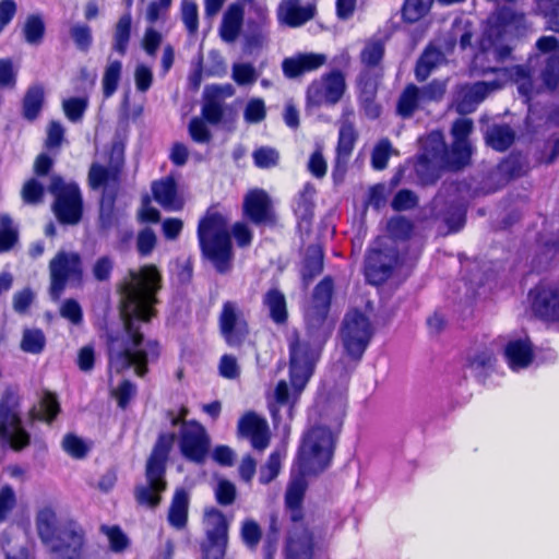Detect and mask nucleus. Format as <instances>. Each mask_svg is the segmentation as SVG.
<instances>
[{
    "label": "nucleus",
    "mask_w": 559,
    "mask_h": 559,
    "mask_svg": "<svg viewBox=\"0 0 559 559\" xmlns=\"http://www.w3.org/2000/svg\"><path fill=\"white\" fill-rule=\"evenodd\" d=\"M536 53L531 56L527 64L510 69V75L515 82L532 79L536 67L544 64L540 75L545 84L551 88L559 82V40L555 36H542L536 41Z\"/></svg>",
    "instance_id": "7"
},
{
    "label": "nucleus",
    "mask_w": 559,
    "mask_h": 559,
    "mask_svg": "<svg viewBox=\"0 0 559 559\" xmlns=\"http://www.w3.org/2000/svg\"><path fill=\"white\" fill-rule=\"evenodd\" d=\"M86 107L87 98L83 97H72L62 103L64 115L73 122L81 120Z\"/></svg>",
    "instance_id": "60"
},
{
    "label": "nucleus",
    "mask_w": 559,
    "mask_h": 559,
    "mask_svg": "<svg viewBox=\"0 0 559 559\" xmlns=\"http://www.w3.org/2000/svg\"><path fill=\"white\" fill-rule=\"evenodd\" d=\"M70 543H56L49 547L50 551L55 554L53 559H80L81 549L83 546L84 537L76 531H69Z\"/></svg>",
    "instance_id": "43"
},
{
    "label": "nucleus",
    "mask_w": 559,
    "mask_h": 559,
    "mask_svg": "<svg viewBox=\"0 0 559 559\" xmlns=\"http://www.w3.org/2000/svg\"><path fill=\"white\" fill-rule=\"evenodd\" d=\"M525 27V16L511 8H500L489 17V27L481 40L483 50L496 61L511 57L512 40Z\"/></svg>",
    "instance_id": "4"
},
{
    "label": "nucleus",
    "mask_w": 559,
    "mask_h": 559,
    "mask_svg": "<svg viewBox=\"0 0 559 559\" xmlns=\"http://www.w3.org/2000/svg\"><path fill=\"white\" fill-rule=\"evenodd\" d=\"M247 218L257 225H273L275 214L269 194L261 189L247 193Z\"/></svg>",
    "instance_id": "26"
},
{
    "label": "nucleus",
    "mask_w": 559,
    "mask_h": 559,
    "mask_svg": "<svg viewBox=\"0 0 559 559\" xmlns=\"http://www.w3.org/2000/svg\"><path fill=\"white\" fill-rule=\"evenodd\" d=\"M162 288V275L153 264L129 271L119 285L120 314L124 334L109 335L107 340L109 367L120 373L130 367L139 377H144L147 364L159 356L158 343L145 340L140 324L148 322L155 316L154 306Z\"/></svg>",
    "instance_id": "1"
},
{
    "label": "nucleus",
    "mask_w": 559,
    "mask_h": 559,
    "mask_svg": "<svg viewBox=\"0 0 559 559\" xmlns=\"http://www.w3.org/2000/svg\"><path fill=\"white\" fill-rule=\"evenodd\" d=\"M198 237L203 255L224 272L233 255L229 219L222 213L209 211L199 223Z\"/></svg>",
    "instance_id": "3"
},
{
    "label": "nucleus",
    "mask_w": 559,
    "mask_h": 559,
    "mask_svg": "<svg viewBox=\"0 0 559 559\" xmlns=\"http://www.w3.org/2000/svg\"><path fill=\"white\" fill-rule=\"evenodd\" d=\"M24 39L29 45H39L45 34V23L39 14H31L26 17L22 27Z\"/></svg>",
    "instance_id": "46"
},
{
    "label": "nucleus",
    "mask_w": 559,
    "mask_h": 559,
    "mask_svg": "<svg viewBox=\"0 0 559 559\" xmlns=\"http://www.w3.org/2000/svg\"><path fill=\"white\" fill-rule=\"evenodd\" d=\"M424 104L420 87L411 83L405 86L397 99L396 112L404 119L411 118Z\"/></svg>",
    "instance_id": "36"
},
{
    "label": "nucleus",
    "mask_w": 559,
    "mask_h": 559,
    "mask_svg": "<svg viewBox=\"0 0 559 559\" xmlns=\"http://www.w3.org/2000/svg\"><path fill=\"white\" fill-rule=\"evenodd\" d=\"M346 88L345 75L341 71L325 73L309 84L306 93L307 106H334L342 99Z\"/></svg>",
    "instance_id": "14"
},
{
    "label": "nucleus",
    "mask_w": 559,
    "mask_h": 559,
    "mask_svg": "<svg viewBox=\"0 0 559 559\" xmlns=\"http://www.w3.org/2000/svg\"><path fill=\"white\" fill-rule=\"evenodd\" d=\"M314 14L316 5H301L300 0H282L277 10L278 20L292 27L301 26L313 19Z\"/></svg>",
    "instance_id": "27"
},
{
    "label": "nucleus",
    "mask_w": 559,
    "mask_h": 559,
    "mask_svg": "<svg viewBox=\"0 0 559 559\" xmlns=\"http://www.w3.org/2000/svg\"><path fill=\"white\" fill-rule=\"evenodd\" d=\"M373 336V326L367 314L352 309L345 316L340 329V338L346 356L352 360L361 359Z\"/></svg>",
    "instance_id": "8"
},
{
    "label": "nucleus",
    "mask_w": 559,
    "mask_h": 559,
    "mask_svg": "<svg viewBox=\"0 0 559 559\" xmlns=\"http://www.w3.org/2000/svg\"><path fill=\"white\" fill-rule=\"evenodd\" d=\"M345 399L342 395H337L325 401L321 405L320 420L317 425H325L336 432L341 427L345 415Z\"/></svg>",
    "instance_id": "33"
},
{
    "label": "nucleus",
    "mask_w": 559,
    "mask_h": 559,
    "mask_svg": "<svg viewBox=\"0 0 559 559\" xmlns=\"http://www.w3.org/2000/svg\"><path fill=\"white\" fill-rule=\"evenodd\" d=\"M399 263V250L392 241L382 248H372L366 259L365 274L372 285H380L392 274Z\"/></svg>",
    "instance_id": "15"
},
{
    "label": "nucleus",
    "mask_w": 559,
    "mask_h": 559,
    "mask_svg": "<svg viewBox=\"0 0 559 559\" xmlns=\"http://www.w3.org/2000/svg\"><path fill=\"white\" fill-rule=\"evenodd\" d=\"M69 34L80 51H88L93 43V36L92 29L87 24L75 23L71 25Z\"/></svg>",
    "instance_id": "54"
},
{
    "label": "nucleus",
    "mask_w": 559,
    "mask_h": 559,
    "mask_svg": "<svg viewBox=\"0 0 559 559\" xmlns=\"http://www.w3.org/2000/svg\"><path fill=\"white\" fill-rule=\"evenodd\" d=\"M485 140L493 150L503 152L513 144L515 132L508 124H492L487 129Z\"/></svg>",
    "instance_id": "38"
},
{
    "label": "nucleus",
    "mask_w": 559,
    "mask_h": 559,
    "mask_svg": "<svg viewBox=\"0 0 559 559\" xmlns=\"http://www.w3.org/2000/svg\"><path fill=\"white\" fill-rule=\"evenodd\" d=\"M180 16L189 35H195L199 29V11L197 3L192 0H182Z\"/></svg>",
    "instance_id": "53"
},
{
    "label": "nucleus",
    "mask_w": 559,
    "mask_h": 559,
    "mask_svg": "<svg viewBox=\"0 0 559 559\" xmlns=\"http://www.w3.org/2000/svg\"><path fill=\"white\" fill-rule=\"evenodd\" d=\"M445 60L441 49L433 45L426 47L421 56L418 58L415 67V76L418 82L426 81L431 72Z\"/></svg>",
    "instance_id": "35"
},
{
    "label": "nucleus",
    "mask_w": 559,
    "mask_h": 559,
    "mask_svg": "<svg viewBox=\"0 0 559 559\" xmlns=\"http://www.w3.org/2000/svg\"><path fill=\"white\" fill-rule=\"evenodd\" d=\"M0 438L14 451H21L31 443V436L22 426L17 401L12 394H7L0 403Z\"/></svg>",
    "instance_id": "13"
},
{
    "label": "nucleus",
    "mask_w": 559,
    "mask_h": 559,
    "mask_svg": "<svg viewBox=\"0 0 559 559\" xmlns=\"http://www.w3.org/2000/svg\"><path fill=\"white\" fill-rule=\"evenodd\" d=\"M386 229L391 238L405 240L411 237L414 225L404 216H394L388 222Z\"/></svg>",
    "instance_id": "56"
},
{
    "label": "nucleus",
    "mask_w": 559,
    "mask_h": 559,
    "mask_svg": "<svg viewBox=\"0 0 559 559\" xmlns=\"http://www.w3.org/2000/svg\"><path fill=\"white\" fill-rule=\"evenodd\" d=\"M447 91L445 80H433L429 84L420 87L423 99L426 103L439 102L442 99Z\"/></svg>",
    "instance_id": "63"
},
{
    "label": "nucleus",
    "mask_w": 559,
    "mask_h": 559,
    "mask_svg": "<svg viewBox=\"0 0 559 559\" xmlns=\"http://www.w3.org/2000/svg\"><path fill=\"white\" fill-rule=\"evenodd\" d=\"M333 290L331 276L319 282L305 310V335L294 332L289 336V377L296 394L305 389L311 378L322 347L332 333L333 322L328 313Z\"/></svg>",
    "instance_id": "2"
},
{
    "label": "nucleus",
    "mask_w": 559,
    "mask_h": 559,
    "mask_svg": "<svg viewBox=\"0 0 559 559\" xmlns=\"http://www.w3.org/2000/svg\"><path fill=\"white\" fill-rule=\"evenodd\" d=\"M154 200L167 211H179L183 207V198L178 193L174 178L166 177L152 183Z\"/></svg>",
    "instance_id": "28"
},
{
    "label": "nucleus",
    "mask_w": 559,
    "mask_h": 559,
    "mask_svg": "<svg viewBox=\"0 0 559 559\" xmlns=\"http://www.w3.org/2000/svg\"><path fill=\"white\" fill-rule=\"evenodd\" d=\"M352 109H345L340 121L338 142L336 147V165L335 173L345 171V166L348 157L350 156L355 143L357 141V131L354 127L350 117L353 116Z\"/></svg>",
    "instance_id": "23"
},
{
    "label": "nucleus",
    "mask_w": 559,
    "mask_h": 559,
    "mask_svg": "<svg viewBox=\"0 0 559 559\" xmlns=\"http://www.w3.org/2000/svg\"><path fill=\"white\" fill-rule=\"evenodd\" d=\"M46 346V336L40 329H25L23 331L20 347L23 352L38 355Z\"/></svg>",
    "instance_id": "47"
},
{
    "label": "nucleus",
    "mask_w": 559,
    "mask_h": 559,
    "mask_svg": "<svg viewBox=\"0 0 559 559\" xmlns=\"http://www.w3.org/2000/svg\"><path fill=\"white\" fill-rule=\"evenodd\" d=\"M323 261L324 254L320 245L313 243L306 249L300 271L305 288L310 285L316 276L322 273Z\"/></svg>",
    "instance_id": "31"
},
{
    "label": "nucleus",
    "mask_w": 559,
    "mask_h": 559,
    "mask_svg": "<svg viewBox=\"0 0 559 559\" xmlns=\"http://www.w3.org/2000/svg\"><path fill=\"white\" fill-rule=\"evenodd\" d=\"M500 169L510 177H520L527 171L528 163L522 154H511L501 163Z\"/></svg>",
    "instance_id": "57"
},
{
    "label": "nucleus",
    "mask_w": 559,
    "mask_h": 559,
    "mask_svg": "<svg viewBox=\"0 0 559 559\" xmlns=\"http://www.w3.org/2000/svg\"><path fill=\"white\" fill-rule=\"evenodd\" d=\"M381 72H371L369 70H361L357 78V86L359 90V98L365 97H377L378 86L380 79L382 78Z\"/></svg>",
    "instance_id": "49"
},
{
    "label": "nucleus",
    "mask_w": 559,
    "mask_h": 559,
    "mask_svg": "<svg viewBox=\"0 0 559 559\" xmlns=\"http://www.w3.org/2000/svg\"><path fill=\"white\" fill-rule=\"evenodd\" d=\"M252 158L259 168H272L278 164V152L270 146H261L253 151Z\"/></svg>",
    "instance_id": "59"
},
{
    "label": "nucleus",
    "mask_w": 559,
    "mask_h": 559,
    "mask_svg": "<svg viewBox=\"0 0 559 559\" xmlns=\"http://www.w3.org/2000/svg\"><path fill=\"white\" fill-rule=\"evenodd\" d=\"M189 496L183 489H177L169 510L168 522L176 530H182L188 522Z\"/></svg>",
    "instance_id": "37"
},
{
    "label": "nucleus",
    "mask_w": 559,
    "mask_h": 559,
    "mask_svg": "<svg viewBox=\"0 0 559 559\" xmlns=\"http://www.w3.org/2000/svg\"><path fill=\"white\" fill-rule=\"evenodd\" d=\"M247 53L267 45V9L264 0H247Z\"/></svg>",
    "instance_id": "16"
},
{
    "label": "nucleus",
    "mask_w": 559,
    "mask_h": 559,
    "mask_svg": "<svg viewBox=\"0 0 559 559\" xmlns=\"http://www.w3.org/2000/svg\"><path fill=\"white\" fill-rule=\"evenodd\" d=\"M473 130V121L468 118H461L454 121L452 126V135L454 138L450 164L455 168L464 166L472 154V146L468 142V135Z\"/></svg>",
    "instance_id": "22"
},
{
    "label": "nucleus",
    "mask_w": 559,
    "mask_h": 559,
    "mask_svg": "<svg viewBox=\"0 0 559 559\" xmlns=\"http://www.w3.org/2000/svg\"><path fill=\"white\" fill-rule=\"evenodd\" d=\"M506 357L512 370L528 367L534 358L532 343L527 338L510 341L506 346Z\"/></svg>",
    "instance_id": "30"
},
{
    "label": "nucleus",
    "mask_w": 559,
    "mask_h": 559,
    "mask_svg": "<svg viewBox=\"0 0 559 559\" xmlns=\"http://www.w3.org/2000/svg\"><path fill=\"white\" fill-rule=\"evenodd\" d=\"M285 559H313L314 538L302 521L292 522L285 544Z\"/></svg>",
    "instance_id": "21"
},
{
    "label": "nucleus",
    "mask_w": 559,
    "mask_h": 559,
    "mask_svg": "<svg viewBox=\"0 0 559 559\" xmlns=\"http://www.w3.org/2000/svg\"><path fill=\"white\" fill-rule=\"evenodd\" d=\"M176 439L175 433H162L147 459L146 484L135 487V499L140 504L156 508L160 503V493L166 490V463Z\"/></svg>",
    "instance_id": "5"
},
{
    "label": "nucleus",
    "mask_w": 559,
    "mask_h": 559,
    "mask_svg": "<svg viewBox=\"0 0 559 559\" xmlns=\"http://www.w3.org/2000/svg\"><path fill=\"white\" fill-rule=\"evenodd\" d=\"M83 262L78 252L60 250L49 262V296L57 302L67 285H81L83 282Z\"/></svg>",
    "instance_id": "9"
},
{
    "label": "nucleus",
    "mask_w": 559,
    "mask_h": 559,
    "mask_svg": "<svg viewBox=\"0 0 559 559\" xmlns=\"http://www.w3.org/2000/svg\"><path fill=\"white\" fill-rule=\"evenodd\" d=\"M265 302L269 307L271 318L276 323H284L287 319L285 296L281 292L273 289L267 293Z\"/></svg>",
    "instance_id": "51"
},
{
    "label": "nucleus",
    "mask_w": 559,
    "mask_h": 559,
    "mask_svg": "<svg viewBox=\"0 0 559 559\" xmlns=\"http://www.w3.org/2000/svg\"><path fill=\"white\" fill-rule=\"evenodd\" d=\"M44 103V90L43 87L35 85L27 90L23 98V117L29 121H33L39 115Z\"/></svg>",
    "instance_id": "44"
},
{
    "label": "nucleus",
    "mask_w": 559,
    "mask_h": 559,
    "mask_svg": "<svg viewBox=\"0 0 559 559\" xmlns=\"http://www.w3.org/2000/svg\"><path fill=\"white\" fill-rule=\"evenodd\" d=\"M59 313L63 319L69 320L74 325H79L83 321L82 307L73 298H68L62 301Z\"/></svg>",
    "instance_id": "61"
},
{
    "label": "nucleus",
    "mask_w": 559,
    "mask_h": 559,
    "mask_svg": "<svg viewBox=\"0 0 559 559\" xmlns=\"http://www.w3.org/2000/svg\"><path fill=\"white\" fill-rule=\"evenodd\" d=\"M205 538L201 543L202 559H223L227 546L228 524L224 514L209 508L203 518Z\"/></svg>",
    "instance_id": "12"
},
{
    "label": "nucleus",
    "mask_w": 559,
    "mask_h": 559,
    "mask_svg": "<svg viewBox=\"0 0 559 559\" xmlns=\"http://www.w3.org/2000/svg\"><path fill=\"white\" fill-rule=\"evenodd\" d=\"M70 543H56L49 547L50 551L55 554L53 559H80L81 549L83 546L84 537L76 531H69Z\"/></svg>",
    "instance_id": "42"
},
{
    "label": "nucleus",
    "mask_w": 559,
    "mask_h": 559,
    "mask_svg": "<svg viewBox=\"0 0 559 559\" xmlns=\"http://www.w3.org/2000/svg\"><path fill=\"white\" fill-rule=\"evenodd\" d=\"M271 430L265 418L253 412H247V440L255 451L265 450L271 441Z\"/></svg>",
    "instance_id": "29"
},
{
    "label": "nucleus",
    "mask_w": 559,
    "mask_h": 559,
    "mask_svg": "<svg viewBox=\"0 0 559 559\" xmlns=\"http://www.w3.org/2000/svg\"><path fill=\"white\" fill-rule=\"evenodd\" d=\"M328 61L325 53L299 52L285 58L282 62V70L286 78L297 79L306 72L316 71Z\"/></svg>",
    "instance_id": "25"
},
{
    "label": "nucleus",
    "mask_w": 559,
    "mask_h": 559,
    "mask_svg": "<svg viewBox=\"0 0 559 559\" xmlns=\"http://www.w3.org/2000/svg\"><path fill=\"white\" fill-rule=\"evenodd\" d=\"M115 200L116 193L105 189L99 206V224L103 229H108L116 223Z\"/></svg>",
    "instance_id": "50"
},
{
    "label": "nucleus",
    "mask_w": 559,
    "mask_h": 559,
    "mask_svg": "<svg viewBox=\"0 0 559 559\" xmlns=\"http://www.w3.org/2000/svg\"><path fill=\"white\" fill-rule=\"evenodd\" d=\"M336 433L325 425H313L302 436L297 465L306 474L318 475L330 464Z\"/></svg>",
    "instance_id": "6"
},
{
    "label": "nucleus",
    "mask_w": 559,
    "mask_h": 559,
    "mask_svg": "<svg viewBox=\"0 0 559 559\" xmlns=\"http://www.w3.org/2000/svg\"><path fill=\"white\" fill-rule=\"evenodd\" d=\"M242 7L239 3H234L228 7L223 15L219 34L225 43L233 44L240 35L242 27Z\"/></svg>",
    "instance_id": "32"
},
{
    "label": "nucleus",
    "mask_w": 559,
    "mask_h": 559,
    "mask_svg": "<svg viewBox=\"0 0 559 559\" xmlns=\"http://www.w3.org/2000/svg\"><path fill=\"white\" fill-rule=\"evenodd\" d=\"M224 115L223 104L212 99L211 97H204V104L202 106V119L209 123L217 124Z\"/></svg>",
    "instance_id": "64"
},
{
    "label": "nucleus",
    "mask_w": 559,
    "mask_h": 559,
    "mask_svg": "<svg viewBox=\"0 0 559 559\" xmlns=\"http://www.w3.org/2000/svg\"><path fill=\"white\" fill-rule=\"evenodd\" d=\"M300 468L293 472L285 492V506L292 522L304 520L302 501L308 487L306 476Z\"/></svg>",
    "instance_id": "24"
},
{
    "label": "nucleus",
    "mask_w": 559,
    "mask_h": 559,
    "mask_svg": "<svg viewBox=\"0 0 559 559\" xmlns=\"http://www.w3.org/2000/svg\"><path fill=\"white\" fill-rule=\"evenodd\" d=\"M462 185L445 183L432 201L433 210H441L442 206L450 204L451 212L447 213L444 221L453 231L459 230L465 223L464 198L461 197Z\"/></svg>",
    "instance_id": "17"
},
{
    "label": "nucleus",
    "mask_w": 559,
    "mask_h": 559,
    "mask_svg": "<svg viewBox=\"0 0 559 559\" xmlns=\"http://www.w3.org/2000/svg\"><path fill=\"white\" fill-rule=\"evenodd\" d=\"M501 86L502 83L498 80L492 82L480 81L459 86L454 99L456 111L461 115L473 112L491 92L501 88Z\"/></svg>",
    "instance_id": "20"
},
{
    "label": "nucleus",
    "mask_w": 559,
    "mask_h": 559,
    "mask_svg": "<svg viewBox=\"0 0 559 559\" xmlns=\"http://www.w3.org/2000/svg\"><path fill=\"white\" fill-rule=\"evenodd\" d=\"M282 457L280 451L270 454L267 461L260 467L259 480L261 484H269L277 477L282 467Z\"/></svg>",
    "instance_id": "55"
},
{
    "label": "nucleus",
    "mask_w": 559,
    "mask_h": 559,
    "mask_svg": "<svg viewBox=\"0 0 559 559\" xmlns=\"http://www.w3.org/2000/svg\"><path fill=\"white\" fill-rule=\"evenodd\" d=\"M533 314L545 322H559V284L543 285L530 292Z\"/></svg>",
    "instance_id": "19"
},
{
    "label": "nucleus",
    "mask_w": 559,
    "mask_h": 559,
    "mask_svg": "<svg viewBox=\"0 0 559 559\" xmlns=\"http://www.w3.org/2000/svg\"><path fill=\"white\" fill-rule=\"evenodd\" d=\"M19 242V231L7 214L0 215V253L12 250Z\"/></svg>",
    "instance_id": "48"
},
{
    "label": "nucleus",
    "mask_w": 559,
    "mask_h": 559,
    "mask_svg": "<svg viewBox=\"0 0 559 559\" xmlns=\"http://www.w3.org/2000/svg\"><path fill=\"white\" fill-rule=\"evenodd\" d=\"M132 16L129 12L123 13L115 24L112 32L111 48L120 56H124L131 39Z\"/></svg>",
    "instance_id": "39"
},
{
    "label": "nucleus",
    "mask_w": 559,
    "mask_h": 559,
    "mask_svg": "<svg viewBox=\"0 0 559 559\" xmlns=\"http://www.w3.org/2000/svg\"><path fill=\"white\" fill-rule=\"evenodd\" d=\"M435 0H405L402 7V19L413 24L426 16Z\"/></svg>",
    "instance_id": "45"
},
{
    "label": "nucleus",
    "mask_w": 559,
    "mask_h": 559,
    "mask_svg": "<svg viewBox=\"0 0 559 559\" xmlns=\"http://www.w3.org/2000/svg\"><path fill=\"white\" fill-rule=\"evenodd\" d=\"M118 167L106 168L98 164H93L88 173V182L93 189L106 185L109 180H118Z\"/></svg>",
    "instance_id": "52"
},
{
    "label": "nucleus",
    "mask_w": 559,
    "mask_h": 559,
    "mask_svg": "<svg viewBox=\"0 0 559 559\" xmlns=\"http://www.w3.org/2000/svg\"><path fill=\"white\" fill-rule=\"evenodd\" d=\"M45 188L36 178L28 179L22 187L21 195L27 204H38L43 201Z\"/></svg>",
    "instance_id": "58"
},
{
    "label": "nucleus",
    "mask_w": 559,
    "mask_h": 559,
    "mask_svg": "<svg viewBox=\"0 0 559 559\" xmlns=\"http://www.w3.org/2000/svg\"><path fill=\"white\" fill-rule=\"evenodd\" d=\"M384 51L385 45L382 39L372 38L367 40L359 56L360 62L362 64L361 70L383 73L381 64L384 57Z\"/></svg>",
    "instance_id": "34"
},
{
    "label": "nucleus",
    "mask_w": 559,
    "mask_h": 559,
    "mask_svg": "<svg viewBox=\"0 0 559 559\" xmlns=\"http://www.w3.org/2000/svg\"><path fill=\"white\" fill-rule=\"evenodd\" d=\"M162 41L163 34L153 26H148L145 28L141 46L150 57H155Z\"/></svg>",
    "instance_id": "62"
},
{
    "label": "nucleus",
    "mask_w": 559,
    "mask_h": 559,
    "mask_svg": "<svg viewBox=\"0 0 559 559\" xmlns=\"http://www.w3.org/2000/svg\"><path fill=\"white\" fill-rule=\"evenodd\" d=\"M121 61L112 59L111 56H108L107 64L104 69L102 79L103 95L105 98H109L117 91L121 79Z\"/></svg>",
    "instance_id": "41"
},
{
    "label": "nucleus",
    "mask_w": 559,
    "mask_h": 559,
    "mask_svg": "<svg viewBox=\"0 0 559 559\" xmlns=\"http://www.w3.org/2000/svg\"><path fill=\"white\" fill-rule=\"evenodd\" d=\"M237 320L238 312L236 305L231 301L225 302L219 316V328L224 338L231 346L240 344V340L235 332Z\"/></svg>",
    "instance_id": "40"
},
{
    "label": "nucleus",
    "mask_w": 559,
    "mask_h": 559,
    "mask_svg": "<svg viewBox=\"0 0 559 559\" xmlns=\"http://www.w3.org/2000/svg\"><path fill=\"white\" fill-rule=\"evenodd\" d=\"M36 530L38 536L48 547L56 543H66V538H70L69 531H76L84 537L83 530L74 522H69L57 527V515L52 508H43L36 516Z\"/></svg>",
    "instance_id": "18"
},
{
    "label": "nucleus",
    "mask_w": 559,
    "mask_h": 559,
    "mask_svg": "<svg viewBox=\"0 0 559 559\" xmlns=\"http://www.w3.org/2000/svg\"><path fill=\"white\" fill-rule=\"evenodd\" d=\"M49 192L55 197L52 205L58 221L67 225H76L82 218L83 200L74 182H64L59 176H51Z\"/></svg>",
    "instance_id": "10"
},
{
    "label": "nucleus",
    "mask_w": 559,
    "mask_h": 559,
    "mask_svg": "<svg viewBox=\"0 0 559 559\" xmlns=\"http://www.w3.org/2000/svg\"><path fill=\"white\" fill-rule=\"evenodd\" d=\"M186 415L187 409H182V416L171 419L174 426H181L179 440L181 453L189 461L202 463L210 449V437L200 423L185 420Z\"/></svg>",
    "instance_id": "11"
}]
</instances>
